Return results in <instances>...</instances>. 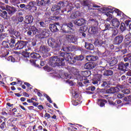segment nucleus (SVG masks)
<instances>
[{
    "instance_id": "nucleus-1",
    "label": "nucleus",
    "mask_w": 131,
    "mask_h": 131,
    "mask_svg": "<svg viewBox=\"0 0 131 131\" xmlns=\"http://www.w3.org/2000/svg\"><path fill=\"white\" fill-rule=\"evenodd\" d=\"M10 36L11 38L10 40L9 47L11 49H14L15 50L26 49L28 41L19 40L16 42V38L13 35Z\"/></svg>"
},
{
    "instance_id": "nucleus-2",
    "label": "nucleus",
    "mask_w": 131,
    "mask_h": 131,
    "mask_svg": "<svg viewBox=\"0 0 131 131\" xmlns=\"http://www.w3.org/2000/svg\"><path fill=\"white\" fill-rule=\"evenodd\" d=\"M104 10L106 12L105 14V15L108 17L106 19V21H110V20L112 19L113 16L112 14H113V13H116L117 16H120V17H121V16H123L124 18H125L124 17H126V15L118 9L114 8L113 7H105L104 8Z\"/></svg>"
},
{
    "instance_id": "nucleus-3",
    "label": "nucleus",
    "mask_w": 131,
    "mask_h": 131,
    "mask_svg": "<svg viewBox=\"0 0 131 131\" xmlns=\"http://www.w3.org/2000/svg\"><path fill=\"white\" fill-rule=\"evenodd\" d=\"M49 65L51 67H56V66H64L65 62H62L61 58H58V56L52 57L49 60Z\"/></svg>"
},
{
    "instance_id": "nucleus-4",
    "label": "nucleus",
    "mask_w": 131,
    "mask_h": 131,
    "mask_svg": "<svg viewBox=\"0 0 131 131\" xmlns=\"http://www.w3.org/2000/svg\"><path fill=\"white\" fill-rule=\"evenodd\" d=\"M19 7L21 9L27 8V10L30 11L31 13L35 12L37 10V7H36V2L34 1H32L29 3L28 5H26L25 4H20Z\"/></svg>"
},
{
    "instance_id": "nucleus-5",
    "label": "nucleus",
    "mask_w": 131,
    "mask_h": 131,
    "mask_svg": "<svg viewBox=\"0 0 131 131\" xmlns=\"http://www.w3.org/2000/svg\"><path fill=\"white\" fill-rule=\"evenodd\" d=\"M48 43L49 47H51L52 49H59L60 45L59 43L54 38L50 37L48 39Z\"/></svg>"
},
{
    "instance_id": "nucleus-6",
    "label": "nucleus",
    "mask_w": 131,
    "mask_h": 131,
    "mask_svg": "<svg viewBox=\"0 0 131 131\" xmlns=\"http://www.w3.org/2000/svg\"><path fill=\"white\" fill-rule=\"evenodd\" d=\"M129 66V63L128 62L123 63L121 62L118 64V69L120 70V71H123L125 72V71H127V67Z\"/></svg>"
},
{
    "instance_id": "nucleus-7",
    "label": "nucleus",
    "mask_w": 131,
    "mask_h": 131,
    "mask_svg": "<svg viewBox=\"0 0 131 131\" xmlns=\"http://www.w3.org/2000/svg\"><path fill=\"white\" fill-rule=\"evenodd\" d=\"M70 34L67 35L66 38L69 42H72V43H75L77 41V38L75 35H72L73 33H70Z\"/></svg>"
},
{
    "instance_id": "nucleus-8",
    "label": "nucleus",
    "mask_w": 131,
    "mask_h": 131,
    "mask_svg": "<svg viewBox=\"0 0 131 131\" xmlns=\"http://www.w3.org/2000/svg\"><path fill=\"white\" fill-rule=\"evenodd\" d=\"M89 33L90 34H94V35H97V37H100L101 35L98 31V27H91L89 28L88 30Z\"/></svg>"
},
{
    "instance_id": "nucleus-9",
    "label": "nucleus",
    "mask_w": 131,
    "mask_h": 131,
    "mask_svg": "<svg viewBox=\"0 0 131 131\" xmlns=\"http://www.w3.org/2000/svg\"><path fill=\"white\" fill-rule=\"evenodd\" d=\"M81 73L82 76L80 77V81H82L83 79L84 80H85V78H88L89 77V76H91V71H82Z\"/></svg>"
},
{
    "instance_id": "nucleus-10",
    "label": "nucleus",
    "mask_w": 131,
    "mask_h": 131,
    "mask_svg": "<svg viewBox=\"0 0 131 131\" xmlns=\"http://www.w3.org/2000/svg\"><path fill=\"white\" fill-rule=\"evenodd\" d=\"M6 11H7L9 15H10V16H12V15H14L15 13L17 12V8L14 7H11L10 6H6Z\"/></svg>"
},
{
    "instance_id": "nucleus-11",
    "label": "nucleus",
    "mask_w": 131,
    "mask_h": 131,
    "mask_svg": "<svg viewBox=\"0 0 131 131\" xmlns=\"http://www.w3.org/2000/svg\"><path fill=\"white\" fill-rule=\"evenodd\" d=\"M30 50H31V48H28V49H25V51H26L24 54V60L25 62H28V61L30 60V54H31V53L28 52Z\"/></svg>"
},
{
    "instance_id": "nucleus-12",
    "label": "nucleus",
    "mask_w": 131,
    "mask_h": 131,
    "mask_svg": "<svg viewBox=\"0 0 131 131\" xmlns=\"http://www.w3.org/2000/svg\"><path fill=\"white\" fill-rule=\"evenodd\" d=\"M33 20H34L33 16L31 15H27L25 16L24 20L25 24H27V25H28V24H32V23H33Z\"/></svg>"
},
{
    "instance_id": "nucleus-13",
    "label": "nucleus",
    "mask_w": 131,
    "mask_h": 131,
    "mask_svg": "<svg viewBox=\"0 0 131 131\" xmlns=\"http://www.w3.org/2000/svg\"><path fill=\"white\" fill-rule=\"evenodd\" d=\"M70 53L67 52H62L60 53V56L62 57V58H61V61H62V63H64V60L66 61H69V58H71Z\"/></svg>"
},
{
    "instance_id": "nucleus-14",
    "label": "nucleus",
    "mask_w": 131,
    "mask_h": 131,
    "mask_svg": "<svg viewBox=\"0 0 131 131\" xmlns=\"http://www.w3.org/2000/svg\"><path fill=\"white\" fill-rule=\"evenodd\" d=\"M123 41V36L118 35L114 39V42L115 45L119 46Z\"/></svg>"
},
{
    "instance_id": "nucleus-15",
    "label": "nucleus",
    "mask_w": 131,
    "mask_h": 131,
    "mask_svg": "<svg viewBox=\"0 0 131 131\" xmlns=\"http://www.w3.org/2000/svg\"><path fill=\"white\" fill-rule=\"evenodd\" d=\"M59 26V23H56V24H50L49 26V28L52 32H58L59 31V29L57 27Z\"/></svg>"
},
{
    "instance_id": "nucleus-16",
    "label": "nucleus",
    "mask_w": 131,
    "mask_h": 131,
    "mask_svg": "<svg viewBox=\"0 0 131 131\" xmlns=\"http://www.w3.org/2000/svg\"><path fill=\"white\" fill-rule=\"evenodd\" d=\"M106 40H99V39L98 38H95L94 45L95 46H99L100 47H101V46H104V45H106Z\"/></svg>"
},
{
    "instance_id": "nucleus-17",
    "label": "nucleus",
    "mask_w": 131,
    "mask_h": 131,
    "mask_svg": "<svg viewBox=\"0 0 131 131\" xmlns=\"http://www.w3.org/2000/svg\"><path fill=\"white\" fill-rule=\"evenodd\" d=\"M96 66L97 65L94 62H88L85 64L84 68L88 70H91V69H94V68H96Z\"/></svg>"
},
{
    "instance_id": "nucleus-18",
    "label": "nucleus",
    "mask_w": 131,
    "mask_h": 131,
    "mask_svg": "<svg viewBox=\"0 0 131 131\" xmlns=\"http://www.w3.org/2000/svg\"><path fill=\"white\" fill-rule=\"evenodd\" d=\"M41 38H47V37L50 36V33L49 32V29H43L41 30Z\"/></svg>"
},
{
    "instance_id": "nucleus-19",
    "label": "nucleus",
    "mask_w": 131,
    "mask_h": 131,
    "mask_svg": "<svg viewBox=\"0 0 131 131\" xmlns=\"http://www.w3.org/2000/svg\"><path fill=\"white\" fill-rule=\"evenodd\" d=\"M50 50L51 49H50V48H49V47L43 45H41L39 48V51L40 52L42 53V54H46L48 52H50Z\"/></svg>"
},
{
    "instance_id": "nucleus-20",
    "label": "nucleus",
    "mask_w": 131,
    "mask_h": 131,
    "mask_svg": "<svg viewBox=\"0 0 131 131\" xmlns=\"http://www.w3.org/2000/svg\"><path fill=\"white\" fill-rule=\"evenodd\" d=\"M60 10H61V7L57 5H54L51 8V11H52V12H56L55 15L60 14Z\"/></svg>"
},
{
    "instance_id": "nucleus-21",
    "label": "nucleus",
    "mask_w": 131,
    "mask_h": 131,
    "mask_svg": "<svg viewBox=\"0 0 131 131\" xmlns=\"http://www.w3.org/2000/svg\"><path fill=\"white\" fill-rule=\"evenodd\" d=\"M74 23L75 25H77V26H82V25L85 23V20L83 18H80L75 20Z\"/></svg>"
},
{
    "instance_id": "nucleus-22",
    "label": "nucleus",
    "mask_w": 131,
    "mask_h": 131,
    "mask_svg": "<svg viewBox=\"0 0 131 131\" xmlns=\"http://www.w3.org/2000/svg\"><path fill=\"white\" fill-rule=\"evenodd\" d=\"M119 92V89L118 88H112L106 90L107 94H115V93H117Z\"/></svg>"
},
{
    "instance_id": "nucleus-23",
    "label": "nucleus",
    "mask_w": 131,
    "mask_h": 131,
    "mask_svg": "<svg viewBox=\"0 0 131 131\" xmlns=\"http://www.w3.org/2000/svg\"><path fill=\"white\" fill-rule=\"evenodd\" d=\"M61 30L63 33H73V32L66 25L62 27Z\"/></svg>"
},
{
    "instance_id": "nucleus-24",
    "label": "nucleus",
    "mask_w": 131,
    "mask_h": 131,
    "mask_svg": "<svg viewBox=\"0 0 131 131\" xmlns=\"http://www.w3.org/2000/svg\"><path fill=\"white\" fill-rule=\"evenodd\" d=\"M28 30L31 31L34 35L38 34V29H37V28L35 27L34 26L29 27Z\"/></svg>"
},
{
    "instance_id": "nucleus-25",
    "label": "nucleus",
    "mask_w": 131,
    "mask_h": 131,
    "mask_svg": "<svg viewBox=\"0 0 131 131\" xmlns=\"http://www.w3.org/2000/svg\"><path fill=\"white\" fill-rule=\"evenodd\" d=\"M28 30L31 31L34 35L38 34V29H37V28L35 27L34 26L29 27Z\"/></svg>"
},
{
    "instance_id": "nucleus-26",
    "label": "nucleus",
    "mask_w": 131,
    "mask_h": 131,
    "mask_svg": "<svg viewBox=\"0 0 131 131\" xmlns=\"http://www.w3.org/2000/svg\"><path fill=\"white\" fill-rule=\"evenodd\" d=\"M84 48L86 50H89L90 51H93V50L95 49V46H94V45L89 42H85Z\"/></svg>"
},
{
    "instance_id": "nucleus-27",
    "label": "nucleus",
    "mask_w": 131,
    "mask_h": 131,
    "mask_svg": "<svg viewBox=\"0 0 131 131\" xmlns=\"http://www.w3.org/2000/svg\"><path fill=\"white\" fill-rule=\"evenodd\" d=\"M103 75L104 76H107V77L112 76V75H113V71L111 70H105L103 72Z\"/></svg>"
},
{
    "instance_id": "nucleus-28",
    "label": "nucleus",
    "mask_w": 131,
    "mask_h": 131,
    "mask_svg": "<svg viewBox=\"0 0 131 131\" xmlns=\"http://www.w3.org/2000/svg\"><path fill=\"white\" fill-rule=\"evenodd\" d=\"M112 23L114 27H118L120 25V22L117 18H114L112 20Z\"/></svg>"
},
{
    "instance_id": "nucleus-29",
    "label": "nucleus",
    "mask_w": 131,
    "mask_h": 131,
    "mask_svg": "<svg viewBox=\"0 0 131 131\" xmlns=\"http://www.w3.org/2000/svg\"><path fill=\"white\" fill-rule=\"evenodd\" d=\"M123 102H127L125 103V105H129L131 104V95H129L123 99Z\"/></svg>"
},
{
    "instance_id": "nucleus-30",
    "label": "nucleus",
    "mask_w": 131,
    "mask_h": 131,
    "mask_svg": "<svg viewBox=\"0 0 131 131\" xmlns=\"http://www.w3.org/2000/svg\"><path fill=\"white\" fill-rule=\"evenodd\" d=\"M98 105H99L100 107H104V106H105V104H107L108 102L107 101V100L104 99H98Z\"/></svg>"
},
{
    "instance_id": "nucleus-31",
    "label": "nucleus",
    "mask_w": 131,
    "mask_h": 131,
    "mask_svg": "<svg viewBox=\"0 0 131 131\" xmlns=\"http://www.w3.org/2000/svg\"><path fill=\"white\" fill-rule=\"evenodd\" d=\"M30 56V58H32V59H39L41 57L39 54L35 52L31 53Z\"/></svg>"
},
{
    "instance_id": "nucleus-32",
    "label": "nucleus",
    "mask_w": 131,
    "mask_h": 131,
    "mask_svg": "<svg viewBox=\"0 0 131 131\" xmlns=\"http://www.w3.org/2000/svg\"><path fill=\"white\" fill-rule=\"evenodd\" d=\"M118 61L117 60V59L115 57H113L111 61H110L109 64L110 66L111 67H112L113 66H115V65H116L117 64V62Z\"/></svg>"
},
{
    "instance_id": "nucleus-33",
    "label": "nucleus",
    "mask_w": 131,
    "mask_h": 131,
    "mask_svg": "<svg viewBox=\"0 0 131 131\" xmlns=\"http://www.w3.org/2000/svg\"><path fill=\"white\" fill-rule=\"evenodd\" d=\"M88 83H90V80L83 81L82 82H81V81H78L77 83V85L78 86L82 87L84 85V84H85V85H88Z\"/></svg>"
},
{
    "instance_id": "nucleus-34",
    "label": "nucleus",
    "mask_w": 131,
    "mask_h": 131,
    "mask_svg": "<svg viewBox=\"0 0 131 131\" xmlns=\"http://www.w3.org/2000/svg\"><path fill=\"white\" fill-rule=\"evenodd\" d=\"M0 16L2 17V18H4V19L8 18V12H7L5 10H2L0 9Z\"/></svg>"
},
{
    "instance_id": "nucleus-35",
    "label": "nucleus",
    "mask_w": 131,
    "mask_h": 131,
    "mask_svg": "<svg viewBox=\"0 0 131 131\" xmlns=\"http://www.w3.org/2000/svg\"><path fill=\"white\" fill-rule=\"evenodd\" d=\"M111 30L112 31V37H115L118 34V30L117 28L113 27Z\"/></svg>"
},
{
    "instance_id": "nucleus-36",
    "label": "nucleus",
    "mask_w": 131,
    "mask_h": 131,
    "mask_svg": "<svg viewBox=\"0 0 131 131\" xmlns=\"http://www.w3.org/2000/svg\"><path fill=\"white\" fill-rule=\"evenodd\" d=\"M86 60L89 62L94 61L97 60V57L93 55L87 56H86Z\"/></svg>"
},
{
    "instance_id": "nucleus-37",
    "label": "nucleus",
    "mask_w": 131,
    "mask_h": 131,
    "mask_svg": "<svg viewBox=\"0 0 131 131\" xmlns=\"http://www.w3.org/2000/svg\"><path fill=\"white\" fill-rule=\"evenodd\" d=\"M91 24L92 27H98L99 26V23H98V20L97 19L92 18L91 19Z\"/></svg>"
},
{
    "instance_id": "nucleus-38",
    "label": "nucleus",
    "mask_w": 131,
    "mask_h": 131,
    "mask_svg": "<svg viewBox=\"0 0 131 131\" xmlns=\"http://www.w3.org/2000/svg\"><path fill=\"white\" fill-rule=\"evenodd\" d=\"M105 27L104 29L103 30V31H106V30H111L113 27H111V25L108 23H105L104 24Z\"/></svg>"
},
{
    "instance_id": "nucleus-39",
    "label": "nucleus",
    "mask_w": 131,
    "mask_h": 131,
    "mask_svg": "<svg viewBox=\"0 0 131 131\" xmlns=\"http://www.w3.org/2000/svg\"><path fill=\"white\" fill-rule=\"evenodd\" d=\"M42 13L40 12H36L34 15V18L38 20H39L40 19H41V17H43Z\"/></svg>"
},
{
    "instance_id": "nucleus-40",
    "label": "nucleus",
    "mask_w": 131,
    "mask_h": 131,
    "mask_svg": "<svg viewBox=\"0 0 131 131\" xmlns=\"http://www.w3.org/2000/svg\"><path fill=\"white\" fill-rule=\"evenodd\" d=\"M2 46L6 48V49H9L10 48V42L7 41H3L2 43Z\"/></svg>"
},
{
    "instance_id": "nucleus-41",
    "label": "nucleus",
    "mask_w": 131,
    "mask_h": 131,
    "mask_svg": "<svg viewBox=\"0 0 131 131\" xmlns=\"http://www.w3.org/2000/svg\"><path fill=\"white\" fill-rule=\"evenodd\" d=\"M25 85H26L27 90V92H29V90L30 91H31V90H32V85H31V84H30V83H28V82H25L24 83Z\"/></svg>"
},
{
    "instance_id": "nucleus-42",
    "label": "nucleus",
    "mask_w": 131,
    "mask_h": 131,
    "mask_svg": "<svg viewBox=\"0 0 131 131\" xmlns=\"http://www.w3.org/2000/svg\"><path fill=\"white\" fill-rule=\"evenodd\" d=\"M66 6H67V1L59 2L58 3V6L60 7V8L66 7Z\"/></svg>"
},
{
    "instance_id": "nucleus-43",
    "label": "nucleus",
    "mask_w": 131,
    "mask_h": 131,
    "mask_svg": "<svg viewBox=\"0 0 131 131\" xmlns=\"http://www.w3.org/2000/svg\"><path fill=\"white\" fill-rule=\"evenodd\" d=\"M120 29L122 32L124 31V30L126 29V26H125V24H124V23H122L121 24Z\"/></svg>"
},
{
    "instance_id": "nucleus-44",
    "label": "nucleus",
    "mask_w": 131,
    "mask_h": 131,
    "mask_svg": "<svg viewBox=\"0 0 131 131\" xmlns=\"http://www.w3.org/2000/svg\"><path fill=\"white\" fill-rule=\"evenodd\" d=\"M74 59H75L76 61H82L83 60V56L81 55L76 56L74 57Z\"/></svg>"
},
{
    "instance_id": "nucleus-45",
    "label": "nucleus",
    "mask_w": 131,
    "mask_h": 131,
    "mask_svg": "<svg viewBox=\"0 0 131 131\" xmlns=\"http://www.w3.org/2000/svg\"><path fill=\"white\" fill-rule=\"evenodd\" d=\"M6 37H8V33H1L0 34V39L1 40H3V39H5Z\"/></svg>"
},
{
    "instance_id": "nucleus-46",
    "label": "nucleus",
    "mask_w": 131,
    "mask_h": 131,
    "mask_svg": "<svg viewBox=\"0 0 131 131\" xmlns=\"http://www.w3.org/2000/svg\"><path fill=\"white\" fill-rule=\"evenodd\" d=\"M66 25L73 32L74 31V29L73 28V24H72V23H69L68 24H66Z\"/></svg>"
},
{
    "instance_id": "nucleus-47",
    "label": "nucleus",
    "mask_w": 131,
    "mask_h": 131,
    "mask_svg": "<svg viewBox=\"0 0 131 131\" xmlns=\"http://www.w3.org/2000/svg\"><path fill=\"white\" fill-rule=\"evenodd\" d=\"M122 93L125 95H128V94H130V89L125 88L122 90Z\"/></svg>"
},
{
    "instance_id": "nucleus-48",
    "label": "nucleus",
    "mask_w": 131,
    "mask_h": 131,
    "mask_svg": "<svg viewBox=\"0 0 131 131\" xmlns=\"http://www.w3.org/2000/svg\"><path fill=\"white\" fill-rule=\"evenodd\" d=\"M7 61H9V62H14L16 61V59H15V57L10 56L7 58Z\"/></svg>"
},
{
    "instance_id": "nucleus-49",
    "label": "nucleus",
    "mask_w": 131,
    "mask_h": 131,
    "mask_svg": "<svg viewBox=\"0 0 131 131\" xmlns=\"http://www.w3.org/2000/svg\"><path fill=\"white\" fill-rule=\"evenodd\" d=\"M9 34L11 35H14L15 32H16V30L14 29L13 28L9 29L8 30Z\"/></svg>"
},
{
    "instance_id": "nucleus-50",
    "label": "nucleus",
    "mask_w": 131,
    "mask_h": 131,
    "mask_svg": "<svg viewBox=\"0 0 131 131\" xmlns=\"http://www.w3.org/2000/svg\"><path fill=\"white\" fill-rule=\"evenodd\" d=\"M36 3L38 7H40V6H45L43 0H37Z\"/></svg>"
},
{
    "instance_id": "nucleus-51",
    "label": "nucleus",
    "mask_w": 131,
    "mask_h": 131,
    "mask_svg": "<svg viewBox=\"0 0 131 131\" xmlns=\"http://www.w3.org/2000/svg\"><path fill=\"white\" fill-rule=\"evenodd\" d=\"M43 95H44V96L47 99V100H48V102H49V103H50L51 104L52 103H53V101H52V99H51V97H50V96H49L46 93H45Z\"/></svg>"
},
{
    "instance_id": "nucleus-52",
    "label": "nucleus",
    "mask_w": 131,
    "mask_h": 131,
    "mask_svg": "<svg viewBox=\"0 0 131 131\" xmlns=\"http://www.w3.org/2000/svg\"><path fill=\"white\" fill-rule=\"evenodd\" d=\"M7 127V125H6V121H4L2 122V123L0 125V128L1 129H5Z\"/></svg>"
},
{
    "instance_id": "nucleus-53",
    "label": "nucleus",
    "mask_w": 131,
    "mask_h": 131,
    "mask_svg": "<svg viewBox=\"0 0 131 131\" xmlns=\"http://www.w3.org/2000/svg\"><path fill=\"white\" fill-rule=\"evenodd\" d=\"M50 19L51 20H53L54 21H57V20H59V19H60V16H56V15H54L53 16H51L50 17Z\"/></svg>"
},
{
    "instance_id": "nucleus-54",
    "label": "nucleus",
    "mask_w": 131,
    "mask_h": 131,
    "mask_svg": "<svg viewBox=\"0 0 131 131\" xmlns=\"http://www.w3.org/2000/svg\"><path fill=\"white\" fill-rule=\"evenodd\" d=\"M17 24H18V23H22L23 21H24V17H23V16H19L17 17Z\"/></svg>"
},
{
    "instance_id": "nucleus-55",
    "label": "nucleus",
    "mask_w": 131,
    "mask_h": 131,
    "mask_svg": "<svg viewBox=\"0 0 131 131\" xmlns=\"http://www.w3.org/2000/svg\"><path fill=\"white\" fill-rule=\"evenodd\" d=\"M17 120L18 119L17 118H11L9 119L8 121H10L11 123H15Z\"/></svg>"
},
{
    "instance_id": "nucleus-56",
    "label": "nucleus",
    "mask_w": 131,
    "mask_h": 131,
    "mask_svg": "<svg viewBox=\"0 0 131 131\" xmlns=\"http://www.w3.org/2000/svg\"><path fill=\"white\" fill-rule=\"evenodd\" d=\"M39 24L40 27H42L43 28H46V27H47V25L46 24V23L42 21H39Z\"/></svg>"
},
{
    "instance_id": "nucleus-57",
    "label": "nucleus",
    "mask_w": 131,
    "mask_h": 131,
    "mask_svg": "<svg viewBox=\"0 0 131 131\" xmlns=\"http://www.w3.org/2000/svg\"><path fill=\"white\" fill-rule=\"evenodd\" d=\"M110 84V82L108 81H103V83L101 84V86L102 88H105L106 86H107L108 84Z\"/></svg>"
},
{
    "instance_id": "nucleus-58",
    "label": "nucleus",
    "mask_w": 131,
    "mask_h": 131,
    "mask_svg": "<svg viewBox=\"0 0 131 131\" xmlns=\"http://www.w3.org/2000/svg\"><path fill=\"white\" fill-rule=\"evenodd\" d=\"M44 70L46 71H47V72H50V71L52 70V68H50L48 66H46L43 67Z\"/></svg>"
},
{
    "instance_id": "nucleus-59",
    "label": "nucleus",
    "mask_w": 131,
    "mask_h": 131,
    "mask_svg": "<svg viewBox=\"0 0 131 131\" xmlns=\"http://www.w3.org/2000/svg\"><path fill=\"white\" fill-rule=\"evenodd\" d=\"M44 17L46 19H50L51 18V13L50 12L45 13Z\"/></svg>"
},
{
    "instance_id": "nucleus-60",
    "label": "nucleus",
    "mask_w": 131,
    "mask_h": 131,
    "mask_svg": "<svg viewBox=\"0 0 131 131\" xmlns=\"http://www.w3.org/2000/svg\"><path fill=\"white\" fill-rule=\"evenodd\" d=\"M69 61L70 64H74L75 63H76V60L74 57V58H70Z\"/></svg>"
},
{
    "instance_id": "nucleus-61",
    "label": "nucleus",
    "mask_w": 131,
    "mask_h": 131,
    "mask_svg": "<svg viewBox=\"0 0 131 131\" xmlns=\"http://www.w3.org/2000/svg\"><path fill=\"white\" fill-rule=\"evenodd\" d=\"M79 31L80 32V33L82 32H85V27L83 26L80 27Z\"/></svg>"
},
{
    "instance_id": "nucleus-62",
    "label": "nucleus",
    "mask_w": 131,
    "mask_h": 131,
    "mask_svg": "<svg viewBox=\"0 0 131 131\" xmlns=\"http://www.w3.org/2000/svg\"><path fill=\"white\" fill-rule=\"evenodd\" d=\"M13 35H15L16 38H18L19 37H20V32L15 31Z\"/></svg>"
},
{
    "instance_id": "nucleus-63",
    "label": "nucleus",
    "mask_w": 131,
    "mask_h": 131,
    "mask_svg": "<svg viewBox=\"0 0 131 131\" xmlns=\"http://www.w3.org/2000/svg\"><path fill=\"white\" fill-rule=\"evenodd\" d=\"M29 61L30 62L32 65H33L34 66H35V65H36V63L35 62V61H36L35 60L31 59L30 58V60H29Z\"/></svg>"
},
{
    "instance_id": "nucleus-64",
    "label": "nucleus",
    "mask_w": 131,
    "mask_h": 131,
    "mask_svg": "<svg viewBox=\"0 0 131 131\" xmlns=\"http://www.w3.org/2000/svg\"><path fill=\"white\" fill-rule=\"evenodd\" d=\"M101 78H102L101 74H97L96 75V79H97L98 81H100V80H101Z\"/></svg>"
}]
</instances>
